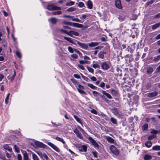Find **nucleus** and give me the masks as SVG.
I'll return each instance as SVG.
<instances>
[{
	"label": "nucleus",
	"instance_id": "obj_37",
	"mask_svg": "<svg viewBox=\"0 0 160 160\" xmlns=\"http://www.w3.org/2000/svg\"><path fill=\"white\" fill-rule=\"evenodd\" d=\"M160 59V55L157 56L155 57L153 59V61L154 62H157Z\"/></svg>",
	"mask_w": 160,
	"mask_h": 160
},
{
	"label": "nucleus",
	"instance_id": "obj_34",
	"mask_svg": "<svg viewBox=\"0 0 160 160\" xmlns=\"http://www.w3.org/2000/svg\"><path fill=\"white\" fill-rule=\"evenodd\" d=\"M110 121L111 122L114 124H117V120L116 119L114 118L113 117H112L110 118Z\"/></svg>",
	"mask_w": 160,
	"mask_h": 160
},
{
	"label": "nucleus",
	"instance_id": "obj_9",
	"mask_svg": "<svg viewBox=\"0 0 160 160\" xmlns=\"http://www.w3.org/2000/svg\"><path fill=\"white\" fill-rule=\"evenodd\" d=\"M153 71V68L149 66L147 68L146 73L148 75H151Z\"/></svg>",
	"mask_w": 160,
	"mask_h": 160
},
{
	"label": "nucleus",
	"instance_id": "obj_45",
	"mask_svg": "<svg viewBox=\"0 0 160 160\" xmlns=\"http://www.w3.org/2000/svg\"><path fill=\"white\" fill-rule=\"evenodd\" d=\"M152 85L151 83H148L145 86V87L147 89H148L151 87Z\"/></svg>",
	"mask_w": 160,
	"mask_h": 160
},
{
	"label": "nucleus",
	"instance_id": "obj_15",
	"mask_svg": "<svg viewBox=\"0 0 160 160\" xmlns=\"http://www.w3.org/2000/svg\"><path fill=\"white\" fill-rule=\"evenodd\" d=\"M72 26L78 28H82L83 27L82 24L75 22H72Z\"/></svg>",
	"mask_w": 160,
	"mask_h": 160
},
{
	"label": "nucleus",
	"instance_id": "obj_42",
	"mask_svg": "<svg viewBox=\"0 0 160 160\" xmlns=\"http://www.w3.org/2000/svg\"><path fill=\"white\" fill-rule=\"evenodd\" d=\"M87 68L90 72L92 73H93L94 72V70L92 68H90L88 66H87Z\"/></svg>",
	"mask_w": 160,
	"mask_h": 160
},
{
	"label": "nucleus",
	"instance_id": "obj_33",
	"mask_svg": "<svg viewBox=\"0 0 160 160\" xmlns=\"http://www.w3.org/2000/svg\"><path fill=\"white\" fill-rule=\"evenodd\" d=\"M118 18L120 21H122L125 18V16L121 14L119 16Z\"/></svg>",
	"mask_w": 160,
	"mask_h": 160
},
{
	"label": "nucleus",
	"instance_id": "obj_46",
	"mask_svg": "<svg viewBox=\"0 0 160 160\" xmlns=\"http://www.w3.org/2000/svg\"><path fill=\"white\" fill-rule=\"evenodd\" d=\"M72 21L76 22H81V20L79 19L78 18H74L72 20Z\"/></svg>",
	"mask_w": 160,
	"mask_h": 160
},
{
	"label": "nucleus",
	"instance_id": "obj_26",
	"mask_svg": "<svg viewBox=\"0 0 160 160\" xmlns=\"http://www.w3.org/2000/svg\"><path fill=\"white\" fill-rule=\"evenodd\" d=\"M112 112L114 115H118V113H119L118 108H114L112 109Z\"/></svg>",
	"mask_w": 160,
	"mask_h": 160
},
{
	"label": "nucleus",
	"instance_id": "obj_8",
	"mask_svg": "<svg viewBox=\"0 0 160 160\" xmlns=\"http://www.w3.org/2000/svg\"><path fill=\"white\" fill-rule=\"evenodd\" d=\"M77 43L79 45V46L82 48L87 49L88 48V45L84 43H81L79 41H77Z\"/></svg>",
	"mask_w": 160,
	"mask_h": 160
},
{
	"label": "nucleus",
	"instance_id": "obj_21",
	"mask_svg": "<svg viewBox=\"0 0 160 160\" xmlns=\"http://www.w3.org/2000/svg\"><path fill=\"white\" fill-rule=\"evenodd\" d=\"M23 160H29L28 153L26 151L23 152Z\"/></svg>",
	"mask_w": 160,
	"mask_h": 160
},
{
	"label": "nucleus",
	"instance_id": "obj_40",
	"mask_svg": "<svg viewBox=\"0 0 160 160\" xmlns=\"http://www.w3.org/2000/svg\"><path fill=\"white\" fill-rule=\"evenodd\" d=\"M92 93L93 94V95L95 96H100L101 94L99 92H98L96 91H93L92 92Z\"/></svg>",
	"mask_w": 160,
	"mask_h": 160
},
{
	"label": "nucleus",
	"instance_id": "obj_11",
	"mask_svg": "<svg viewBox=\"0 0 160 160\" xmlns=\"http://www.w3.org/2000/svg\"><path fill=\"white\" fill-rule=\"evenodd\" d=\"M101 67L103 69L107 70L109 68V65L105 62L102 63Z\"/></svg>",
	"mask_w": 160,
	"mask_h": 160
},
{
	"label": "nucleus",
	"instance_id": "obj_48",
	"mask_svg": "<svg viewBox=\"0 0 160 160\" xmlns=\"http://www.w3.org/2000/svg\"><path fill=\"white\" fill-rule=\"evenodd\" d=\"M16 54L17 56L19 58H21L22 57L21 54L20 52L18 51L16 52Z\"/></svg>",
	"mask_w": 160,
	"mask_h": 160
},
{
	"label": "nucleus",
	"instance_id": "obj_31",
	"mask_svg": "<svg viewBox=\"0 0 160 160\" xmlns=\"http://www.w3.org/2000/svg\"><path fill=\"white\" fill-rule=\"evenodd\" d=\"M62 12L61 11H53L51 13V14L52 15H57L61 14Z\"/></svg>",
	"mask_w": 160,
	"mask_h": 160
},
{
	"label": "nucleus",
	"instance_id": "obj_18",
	"mask_svg": "<svg viewBox=\"0 0 160 160\" xmlns=\"http://www.w3.org/2000/svg\"><path fill=\"white\" fill-rule=\"evenodd\" d=\"M102 94L105 95L107 98L109 99H111L112 98V97L110 94L107 92H106L105 91L102 90Z\"/></svg>",
	"mask_w": 160,
	"mask_h": 160
},
{
	"label": "nucleus",
	"instance_id": "obj_1",
	"mask_svg": "<svg viewBox=\"0 0 160 160\" xmlns=\"http://www.w3.org/2000/svg\"><path fill=\"white\" fill-rule=\"evenodd\" d=\"M46 8L49 11L61 10L60 7L56 6L53 4H49L46 7Z\"/></svg>",
	"mask_w": 160,
	"mask_h": 160
},
{
	"label": "nucleus",
	"instance_id": "obj_10",
	"mask_svg": "<svg viewBox=\"0 0 160 160\" xmlns=\"http://www.w3.org/2000/svg\"><path fill=\"white\" fill-rule=\"evenodd\" d=\"M115 5L117 8L119 9H121L122 8L120 0H116L115 1Z\"/></svg>",
	"mask_w": 160,
	"mask_h": 160
},
{
	"label": "nucleus",
	"instance_id": "obj_56",
	"mask_svg": "<svg viewBox=\"0 0 160 160\" xmlns=\"http://www.w3.org/2000/svg\"><path fill=\"white\" fill-rule=\"evenodd\" d=\"M59 31L60 32L62 33H64L67 34V33L68 32H67L66 30H63V29H61L59 30Z\"/></svg>",
	"mask_w": 160,
	"mask_h": 160
},
{
	"label": "nucleus",
	"instance_id": "obj_3",
	"mask_svg": "<svg viewBox=\"0 0 160 160\" xmlns=\"http://www.w3.org/2000/svg\"><path fill=\"white\" fill-rule=\"evenodd\" d=\"M88 140L91 143L92 145L94 146V147L96 149H99V145L98 143L95 141L91 137H89L88 138Z\"/></svg>",
	"mask_w": 160,
	"mask_h": 160
},
{
	"label": "nucleus",
	"instance_id": "obj_64",
	"mask_svg": "<svg viewBox=\"0 0 160 160\" xmlns=\"http://www.w3.org/2000/svg\"><path fill=\"white\" fill-rule=\"evenodd\" d=\"M78 67L81 69L84 70L85 69V68L81 64H79L78 65Z\"/></svg>",
	"mask_w": 160,
	"mask_h": 160
},
{
	"label": "nucleus",
	"instance_id": "obj_24",
	"mask_svg": "<svg viewBox=\"0 0 160 160\" xmlns=\"http://www.w3.org/2000/svg\"><path fill=\"white\" fill-rule=\"evenodd\" d=\"M3 148L7 150L10 152H12V148H10L8 144L3 145Z\"/></svg>",
	"mask_w": 160,
	"mask_h": 160
},
{
	"label": "nucleus",
	"instance_id": "obj_55",
	"mask_svg": "<svg viewBox=\"0 0 160 160\" xmlns=\"http://www.w3.org/2000/svg\"><path fill=\"white\" fill-rule=\"evenodd\" d=\"M14 148L16 152H19V149L16 145H14Z\"/></svg>",
	"mask_w": 160,
	"mask_h": 160
},
{
	"label": "nucleus",
	"instance_id": "obj_13",
	"mask_svg": "<svg viewBox=\"0 0 160 160\" xmlns=\"http://www.w3.org/2000/svg\"><path fill=\"white\" fill-rule=\"evenodd\" d=\"M87 147L85 145H82L80 148L79 150L80 152H86L87 151Z\"/></svg>",
	"mask_w": 160,
	"mask_h": 160
},
{
	"label": "nucleus",
	"instance_id": "obj_63",
	"mask_svg": "<svg viewBox=\"0 0 160 160\" xmlns=\"http://www.w3.org/2000/svg\"><path fill=\"white\" fill-rule=\"evenodd\" d=\"M17 158L18 160H22V156L20 154H18L17 155Z\"/></svg>",
	"mask_w": 160,
	"mask_h": 160
},
{
	"label": "nucleus",
	"instance_id": "obj_62",
	"mask_svg": "<svg viewBox=\"0 0 160 160\" xmlns=\"http://www.w3.org/2000/svg\"><path fill=\"white\" fill-rule=\"evenodd\" d=\"M78 5L80 7H83L84 6V4L82 2H80L79 3Z\"/></svg>",
	"mask_w": 160,
	"mask_h": 160
},
{
	"label": "nucleus",
	"instance_id": "obj_35",
	"mask_svg": "<svg viewBox=\"0 0 160 160\" xmlns=\"http://www.w3.org/2000/svg\"><path fill=\"white\" fill-rule=\"evenodd\" d=\"M87 85L89 87H90L92 89H96V90L97 88V87H96V86H94V85H93L92 84H90V83H87Z\"/></svg>",
	"mask_w": 160,
	"mask_h": 160
},
{
	"label": "nucleus",
	"instance_id": "obj_59",
	"mask_svg": "<svg viewBox=\"0 0 160 160\" xmlns=\"http://www.w3.org/2000/svg\"><path fill=\"white\" fill-rule=\"evenodd\" d=\"M0 158L3 160H5L6 159L5 155L1 153H0Z\"/></svg>",
	"mask_w": 160,
	"mask_h": 160
},
{
	"label": "nucleus",
	"instance_id": "obj_39",
	"mask_svg": "<svg viewBox=\"0 0 160 160\" xmlns=\"http://www.w3.org/2000/svg\"><path fill=\"white\" fill-rule=\"evenodd\" d=\"M32 157L33 160H39V158L37 156L33 153H32Z\"/></svg>",
	"mask_w": 160,
	"mask_h": 160
},
{
	"label": "nucleus",
	"instance_id": "obj_14",
	"mask_svg": "<svg viewBox=\"0 0 160 160\" xmlns=\"http://www.w3.org/2000/svg\"><path fill=\"white\" fill-rule=\"evenodd\" d=\"M158 94V93L156 91H154L151 93H148V96L149 97H153L156 96Z\"/></svg>",
	"mask_w": 160,
	"mask_h": 160
},
{
	"label": "nucleus",
	"instance_id": "obj_58",
	"mask_svg": "<svg viewBox=\"0 0 160 160\" xmlns=\"http://www.w3.org/2000/svg\"><path fill=\"white\" fill-rule=\"evenodd\" d=\"M75 10V8L74 7H71L68 9V11L69 12H72Z\"/></svg>",
	"mask_w": 160,
	"mask_h": 160
},
{
	"label": "nucleus",
	"instance_id": "obj_47",
	"mask_svg": "<svg viewBox=\"0 0 160 160\" xmlns=\"http://www.w3.org/2000/svg\"><path fill=\"white\" fill-rule=\"evenodd\" d=\"M43 158H44L46 160H48L49 158L48 156L46 155V154L44 153H43V155H42Z\"/></svg>",
	"mask_w": 160,
	"mask_h": 160
},
{
	"label": "nucleus",
	"instance_id": "obj_44",
	"mask_svg": "<svg viewBox=\"0 0 160 160\" xmlns=\"http://www.w3.org/2000/svg\"><path fill=\"white\" fill-rule=\"evenodd\" d=\"M100 97L102 99L104 100L106 102H108V99H107L104 96L102 95L101 94Z\"/></svg>",
	"mask_w": 160,
	"mask_h": 160
},
{
	"label": "nucleus",
	"instance_id": "obj_30",
	"mask_svg": "<svg viewBox=\"0 0 160 160\" xmlns=\"http://www.w3.org/2000/svg\"><path fill=\"white\" fill-rule=\"evenodd\" d=\"M148 124L147 123L145 124L142 127V130L143 131H146L148 130Z\"/></svg>",
	"mask_w": 160,
	"mask_h": 160
},
{
	"label": "nucleus",
	"instance_id": "obj_32",
	"mask_svg": "<svg viewBox=\"0 0 160 160\" xmlns=\"http://www.w3.org/2000/svg\"><path fill=\"white\" fill-rule=\"evenodd\" d=\"M152 158L151 156L148 154H146L144 156V158L145 160H149L151 159Z\"/></svg>",
	"mask_w": 160,
	"mask_h": 160
},
{
	"label": "nucleus",
	"instance_id": "obj_49",
	"mask_svg": "<svg viewBox=\"0 0 160 160\" xmlns=\"http://www.w3.org/2000/svg\"><path fill=\"white\" fill-rule=\"evenodd\" d=\"M68 49L70 52L71 53H72L73 52V50L71 47L70 46L68 47Z\"/></svg>",
	"mask_w": 160,
	"mask_h": 160
},
{
	"label": "nucleus",
	"instance_id": "obj_6",
	"mask_svg": "<svg viewBox=\"0 0 160 160\" xmlns=\"http://www.w3.org/2000/svg\"><path fill=\"white\" fill-rule=\"evenodd\" d=\"M35 145L38 148H45L46 147V145L43 144V143L37 141L34 142Z\"/></svg>",
	"mask_w": 160,
	"mask_h": 160
},
{
	"label": "nucleus",
	"instance_id": "obj_43",
	"mask_svg": "<svg viewBox=\"0 0 160 160\" xmlns=\"http://www.w3.org/2000/svg\"><path fill=\"white\" fill-rule=\"evenodd\" d=\"M83 80L86 81L88 82L89 80L87 77L83 76L82 74H81Z\"/></svg>",
	"mask_w": 160,
	"mask_h": 160
},
{
	"label": "nucleus",
	"instance_id": "obj_27",
	"mask_svg": "<svg viewBox=\"0 0 160 160\" xmlns=\"http://www.w3.org/2000/svg\"><path fill=\"white\" fill-rule=\"evenodd\" d=\"M152 144V142L149 141H147L145 143V145L147 148H150L151 147Z\"/></svg>",
	"mask_w": 160,
	"mask_h": 160
},
{
	"label": "nucleus",
	"instance_id": "obj_4",
	"mask_svg": "<svg viewBox=\"0 0 160 160\" xmlns=\"http://www.w3.org/2000/svg\"><path fill=\"white\" fill-rule=\"evenodd\" d=\"M84 87L83 86L80 84H79L78 86V88H77L78 91L81 94L87 95L86 93L83 90L84 89Z\"/></svg>",
	"mask_w": 160,
	"mask_h": 160
},
{
	"label": "nucleus",
	"instance_id": "obj_28",
	"mask_svg": "<svg viewBox=\"0 0 160 160\" xmlns=\"http://www.w3.org/2000/svg\"><path fill=\"white\" fill-rule=\"evenodd\" d=\"M53 138L55 139L56 140H57L58 141H60L62 142L63 144H65V142L63 140V139L61 138H60L58 137H56L55 138L53 137Z\"/></svg>",
	"mask_w": 160,
	"mask_h": 160
},
{
	"label": "nucleus",
	"instance_id": "obj_41",
	"mask_svg": "<svg viewBox=\"0 0 160 160\" xmlns=\"http://www.w3.org/2000/svg\"><path fill=\"white\" fill-rule=\"evenodd\" d=\"M10 94V93H9L7 95V96L6 98L5 99V102L6 104H7L8 103V100H9V97Z\"/></svg>",
	"mask_w": 160,
	"mask_h": 160
},
{
	"label": "nucleus",
	"instance_id": "obj_17",
	"mask_svg": "<svg viewBox=\"0 0 160 160\" xmlns=\"http://www.w3.org/2000/svg\"><path fill=\"white\" fill-rule=\"evenodd\" d=\"M63 38H64L65 40L68 41V42H70L73 44H74V45L76 44V43L74 42L72 38H71L69 37H67L66 36H64L63 37Z\"/></svg>",
	"mask_w": 160,
	"mask_h": 160
},
{
	"label": "nucleus",
	"instance_id": "obj_2",
	"mask_svg": "<svg viewBox=\"0 0 160 160\" xmlns=\"http://www.w3.org/2000/svg\"><path fill=\"white\" fill-rule=\"evenodd\" d=\"M110 150L113 154L116 156L118 155L119 153V151L114 145H111L110 148Z\"/></svg>",
	"mask_w": 160,
	"mask_h": 160
},
{
	"label": "nucleus",
	"instance_id": "obj_54",
	"mask_svg": "<svg viewBox=\"0 0 160 160\" xmlns=\"http://www.w3.org/2000/svg\"><path fill=\"white\" fill-rule=\"evenodd\" d=\"M75 2L73 1H70L67 4V6H72L74 4Z\"/></svg>",
	"mask_w": 160,
	"mask_h": 160
},
{
	"label": "nucleus",
	"instance_id": "obj_38",
	"mask_svg": "<svg viewBox=\"0 0 160 160\" xmlns=\"http://www.w3.org/2000/svg\"><path fill=\"white\" fill-rule=\"evenodd\" d=\"M62 23L64 25L72 26V22L66 21H64Z\"/></svg>",
	"mask_w": 160,
	"mask_h": 160
},
{
	"label": "nucleus",
	"instance_id": "obj_7",
	"mask_svg": "<svg viewBox=\"0 0 160 160\" xmlns=\"http://www.w3.org/2000/svg\"><path fill=\"white\" fill-rule=\"evenodd\" d=\"M74 132L76 135L80 139H82L83 138V136L82 135L81 132H79V130L75 128L73 130Z\"/></svg>",
	"mask_w": 160,
	"mask_h": 160
},
{
	"label": "nucleus",
	"instance_id": "obj_12",
	"mask_svg": "<svg viewBox=\"0 0 160 160\" xmlns=\"http://www.w3.org/2000/svg\"><path fill=\"white\" fill-rule=\"evenodd\" d=\"M106 54L105 52L100 51L98 54V58L101 59H104V55Z\"/></svg>",
	"mask_w": 160,
	"mask_h": 160
},
{
	"label": "nucleus",
	"instance_id": "obj_5",
	"mask_svg": "<svg viewBox=\"0 0 160 160\" xmlns=\"http://www.w3.org/2000/svg\"><path fill=\"white\" fill-rule=\"evenodd\" d=\"M48 145L52 147L56 152H60L59 149L55 145L51 142H48Z\"/></svg>",
	"mask_w": 160,
	"mask_h": 160
},
{
	"label": "nucleus",
	"instance_id": "obj_29",
	"mask_svg": "<svg viewBox=\"0 0 160 160\" xmlns=\"http://www.w3.org/2000/svg\"><path fill=\"white\" fill-rule=\"evenodd\" d=\"M73 116L74 118L77 121V122L80 123L81 124H82V122L81 119L80 118H79L76 115H74Z\"/></svg>",
	"mask_w": 160,
	"mask_h": 160
},
{
	"label": "nucleus",
	"instance_id": "obj_52",
	"mask_svg": "<svg viewBox=\"0 0 160 160\" xmlns=\"http://www.w3.org/2000/svg\"><path fill=\"white\" fill-rule=\"evenodd\" d=\"M158 132V131L156 130H153L151 132V133L154 134H156Z\"/></svg>",
	"mask_w": 160,
	"mask_h": 160
},
{
	"label": "nucleus",
	"instance_id": "obj_53",
	"mask_svg": "<svg viewBox=\"0 0 160 160\" xmlns=\"http://www.w3.org/2000/svg\"><path fill=\"white\" fill-rule=\"evenodd\" d=\"M92 67L95 68H99L100 67V66L98 64H94L93 65Z\"/></svg>",
	"mask_w": 160,
	"mask_h": 160
},
{
	"label": "nucleus",
	"instance_id": "obj_20",
	"mask_svg": "<svg viewBox=\"0 0 160 160\" xmlns=\"http://www.w3.org/2000/svg\"><path fill=\"white\" fill-rule=\"evenodd\" d=\"M87 6L88 8L90 9H92L93 6L92 1L90 0H88L87 2Z\"/></svg>",
	"mask_w": 160,
	"mask_h": 160
},
{
	"label": "nucleus",
	"instance_id": "obj_57",
	"mask_svg": "<svg viewBox=\"0 0 160 160\" xmlns=\"http://www.w3.org/2000/svg\"><path fill=\"white\" fill-rule=\"evenodd\" d=\"M71 57L74 58L76 59L78 58V56L76 54H73L71 55Z\"/></svg>",
	"mask_w": 160,
	"mask_h": 160
},
{
	"label": "nucleus",
	"instance_id": "obj_61",
	"mask_svg": "<svg viewBox=\"0 0 160 160\" xmlns=\"http://www.w3.org/2000/svg\"><path fill=\"white\" fill-rule=\"evenodd\" d=\"M8 79L10 80L11 82H12L14 79L15 77L12 76L11 78H10L9 76L8 77Z\"/></svg>",
	"mask_w": 160,
	"mask_h": 160
},
{
	"label": "nucleus",
	"instance_id": "obj_50",
	"mask_svg": "<svg viewBox=\"0 0 160 160\" xmlns=\"http://www.w3.org/2000/svg\"><path fill=\"white\" fill-rule=\"evenodd\" d=\"M93 156L95 158H98V153L96 151L93 152H92Z\"/></svg>",
	"mask_w": 160,
	"mask_h": 160
},
{
	"label": "nucleus",
	"instance_id": "obj_51",
	"mask_svg": "<svg viewBox=\"0 0 160 160\" xmlns=\"http://www.w3.org/2000/svg\"><path fill=\"white\" fill-rule=\"evenodd\" d=\"M154 18L155 19L159 18H160V12L157 13L154 16Z\"/></svg>",
	"mask_w": 160,
	"mask_h": 160
},
{
	"label": "nucleus",
	"instance_id": "obj_60",
	"mask_svg": "<svg viewBox=\"0 0 160 160\" xmlns=\"http://www.w3.org/2000/svg\"><path fill=\"white\" fill-rule=\"evenodd\" d=\"M154 137H155L154 135H152L148 137V140H152L154 138Z\"/></svg>",
	"mask_w": 160,
	"mask_h": 160
},
{
	"label": "nucleus",
	"instance_id": "obj_19",
	"mask_svg": "<svg viewBox=\"0 0 160 160\" xmlns=\"http://www.w3.org/2000/svg\"><path fill=\"white\" fill-rule=\"evenodd\" d=\"M49 20L53 24H56L58 21V20L54 17L50 18Z\"/></svg>",
	"mask_w": 160,
	"mask_h": 160
},
{
	"label": "nucleus",
	"instance_id": "obj_16",
	"mask_svg": "<svg viewBox=\"0 0 160 160\" xmlns=\"http://www.w3.org/2000/svg\"><path fill=\"white\" fill-rule=\"evenodd\" d=\"M111 93L112 95L115 96H118L119 94L117 90L113 89H111Z\"/></svg>",
	"mask_w": 160,
	"mask_h": 160
},
{
	"label": "nucleus",
	"instance_id": "obj_23",
	"mask_svg": "<svg viewBox=\"0 0 160 160\" xmlns=\"http://www.w3.org/2000/svg\"><path fill=\"white\" fill-rule=\"evenodd\" d=\"M106 139L108 142L113 143L114 142V140L112 138L109 136H107L106 137Z\"/></svg>",
	"mask_w": 160,
	"mask_h": 160
},
{
	"label": "nucleus",
	"instance_id": "obj_25",
	"mask_svg": "<svg viewBox=\"0 0 160 160\" xmlns=\"http://www.w3.org/2000/svg\"><path fill=\"white\" fill-rule=\"evenodd\" d=\"M160 26V22H159L157 23H156L152 26V30H155L157 28H158Z\"/></svg>",
	"mask_w": 160,
	"mask_h": 160
},
{
	"label": "nucleus",
	"instance_id": "obj_36",
	"mask_svg": "<svg viewBox=\"0 0 160 160\" xmlns=\"http://www.w3.org/2000/svg\"><path fill=\"white\" fill-rule=\"evenodd\" d=\"M152 149L153 150H160V146L156 145L152 147Z\"/></svg>",
	"mask_w": 160,
	"mask_h": 160
},
{
	"label": "nucleus",
	"instance_id": "obj_22",
	"mask_svg": "<svg viewBox=\"0 0 160 160\" xmlns=\"http://www.w3.org/2000/svg\"><path fill=\"white\" fill-rule=\"evenodd\" d=\"M99 42H91L89 43L88 46L90 47H94L98 45Z\"/></svg>",
	"mask_w": 160,
	"mask_h": 160
}]
</instances>
